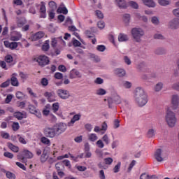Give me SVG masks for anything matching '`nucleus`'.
I'll return each instance as SVG.
<instances>
[{"instance_id": "35", "label": "nucleus", "mask_w": 179, "mask_h": 179, "mask_svg": "<svg viewBox=\"0 0 179 179\" xmlns=\"http://www.w3.org/2000/svg\"><path fill=\"white\" fill-rule=\"evenodd\" d=\"M15 96L18 100H23V99H24V97H26V95L20 91L17 92L15 94Z\"/></svg>"}, {"instance_id": "4", "label": "nucleus", "mask_w": 179, "mask_h": 179, "mask_svg": "<svg viewBox=\"0 0 179 179\" xmlns=\"http://www.w3.org/2000/svg\"><path fill=\"white\" fill-rule=\"evenodd\" d=\"M43 135L46 136V138H55L57 134V131H55V127H45L43 129Z\"/></svg>"}, {"instance_id": "33", "label": "nucleus", "mask_w": 179, "mask_h": 179, "mask_svg": "<svg viewBox=\"0 0 179 179\" xmlns=\"http://www.w3.org/2000/svg\"><path fill=\"white\" fill-rule=\"evenodd\" d=\"M122 86L124 87V89H131V87H132V83L129 81H122Z\"/></svg>"}, {"instance_id": "28", "label": "nucleus", "mask_w": 179, "mask_h": 179, "mask_svg": "<svg viewBox=\"0 0 179 179\" xmlns=\"http://www.w3.org/2000/svg\"><path fill=\"white\" fill-rule=\"evenodd\" d=\"M118 40L121 43L128 41V36L125 34H120L118 36Z\"/></svg>"}, {"instance_id": "56", "label": "nucleus", "mask_w": 179, "mask_h": 179, "mask_svg": "<svg viewBox=\"0 0 179 179\" xmlns=\"http://www.w3.org/2000/svg\"><path fill=\"white\" fill-rule=\"evenodd\" d=\"M9 85H10V80H7L6 82L3 83L1 84L0 87H8V86H9Z\"/></svg>"}, {"instance_id": "27", "label": "nucleus", "mask_w": 179, "mask_h": 179, "mask_svg": "<svg viewBox=\"0 0 179 179\" xmlns=\"http://www.w3.org/2000/svg\"><path fill=\"white\" fill-rule=\"evenodd\" d=\"M88 139L90 142H96V141L99 139V137L97 136V134L92 133L88 135Z\"/></svg>"}, {"instance_id": "17", "label": "nucleus", "mask_w": 179, "mask_h": 179, "mask_svg": "<svg viewBox=\"0 0 179 179\" xmlns=\"http://www.w3.org/2000/svg\"><path fill=\"white\" fill-rule=\"evenodd\" d=\"M20 38H22V34L20 32L14 31L11 34L10 40H11V41H19Z\"/></svg>"}, {"instance_id": "3", "label": "nucleus", "mask_w": 179, "mask_h": 179, "mask_svg": "<svg viewBox=\"0 0 179 179\" xmlns=\"http://www.w3.org/2000/svg\"><path fill=\"white\" fill-rule=\"evenodd\" d=\"M33 152L28 150H23L22 152L17 156V157L22 163H27V159H33Z\"/></svg>"}, {"instance_id": "30", "label": "nucleus", "mask_w": 179, "mask_h": 179, "mask_svg": "<svg viewBox=\"0 0 179 179\" xmlns=\"http://www.w3.org/2000/svg\"><path fill=\"white\" fill-rule=\"evenodd\" d=\"M41 142L43 143V145H47V146H50L51 145V141L48 139V137L43 136L41 138Z\"/></svg>"}, {"instance_id": "55", "label": "nucleus", "mask_w": 179, "mask_h": 179, "mask_svg": "<svg viewBox=\"0 0 179 179\" xmlns=\"http://www.w3.org/2000/svg\"><path fill=\"white\" fill-rule=\"evenodd\" d=\"M120 169H121V162H118L117 165L113 168L114 173H118L120 171Z\"/></svg>"}, {"instance_id": "51", "label": "nucleus", "mask_w": 179, "mask_h": 179, "mask_svg": "<svg viewBox=\"0 0 179 179\" xmlns=\"http://www.w3.org/2000/svg\"><path fill=\"white\" fill-rule=\"evenodd\" d=\"M102 141L106 143V145H110V138H108L107 134H105L102 137Z\"/></svg>"}, {"instance_id": "39", "label": "nucleus", "mask_w": 179, "mask_h": 179, "mask_svg": "<svg viewBox=\"0 0 179 179\" xmlns=\"http://www.w3.org/2000/svg\"><path fill=\"white\" fill-rule=\"evenodd\" d=\"M162 89H163V83L159 82L156 84L155 87V92H160V90H162Z\"/></svg>"}, {"instance_id": "13", "label": "nucleus", "mask_w": 179, "mask_h": 179, "mask_svg": "<svg viewBox=\"0 0 179 179\" xmlns=\"http://www.w3.org/2000/svg\"><path fill=\"white\" fill-rule=\"evenodd\" d=\"M39 12L41 13L40 17L42 19H45V17H47V8H45V3L43 1L41 3Z\"/></svg>"}, {"instance_id": "59", "label": "nucleus", "mask_w": 179, "mask_h": 179, "mask_svg": "<svg viewBox=\"0 0 179 179\" xmlns=\"http://www.w3.org/2000/svg\"><path fill=\"white\" fill-rule=\"evenodd\" d=\"M76 169H77L78 171H86V170H87V167L83 166H76Z\"/></svg>"}, {"instance_id": "16", "label": "nucleus", "mask_w": 179, "mask_h": 179, "mask_svg": "<svg viewBox=\"0 0 179 179\" xmlns=\"http://www.w3.org/2000/svg\"><path fill=\"white\" fill-rule=\"evenodd\" d=\"M70 79H76V78H82V73L79 71L73 69L70 71Z\"/></svg>"}, {"instance_id": "14", "label": "nucleus", "mask_w": 179, "mask_h": 179, "mask_svg": "<svg viewBox=\"0 0 179 179\" xmlns=\"http://www.w3.org/2000/svg\"><path fill=\"white\" fill-rule=\"evenodd\" d=\"M155 157L157 162H163L164 158L163 157V150L159 148L155 152Z\"/></svg>"}, {"instance_id": "18", "label": "nucleus", "mask_w": 179, "mask_h": 179, "mask_svg": "<svg viewBox=\"0 0 179 179\" xmlns=\"http://www.w3.org/2000/svg\"><path fill=\"white\" fill-rule=\"evenodd\" d=\"M80 117H82V115H80V113L74 115L71 118V121L68 122V127H73L76 121H79V120H80Z\"/></svg>"}, {"instance_id": "40", "label": "nucleus", "mask_w": 179, "mask_h": 179, "mask_svg": "<svg viewBox=\"0 0 179 179\" xmlns=\"http://www.w3.org/2000/svg\"><path fill=\"white\" fill-rule=\"evenodd\" d=\"M123 20L126 24H129V20H131V15L129 14H124L123 15Z\"/></svg>"}, {"instance_id": "43", "label": "nucleus", "mask_w": 179, "mask_h": 179, "mask_svg": "<svg viewBox=\"0 0 179 179\" xmlns=\"http://www.w3.org/2000/svg\"><path fill=\"white\" fill-rule=\"evenodd\" d=\"M6 176L7 178H8V179H16V176L10 171L6 172Z\"/></svg>"}, {"instance_id": "7", "label": "nucleus", "mask_w": 179, "mask_h": 179, "mask_svg": "<svg viewBox=\"0 0 179 179\" xmlns=\"http://www.w3.org/2000/svg\"><path fill=\"white\" fill-rule=\"evenodd\" d=\"M54 128L56 131V134L61 135V134H64V131H66V124L64 123H58L54 126Z\"/></svg>"}, {"instance_id": "63", "label": "nucleus", "mask_w": 179, "mask_h": 179, "mask_svg": "<svg viewBox=\"0 0 179 179\" xmlns=\"http://www.w3.org/2000/svg\"><path fill=\"white\" fill-rule=\"evenodd\" d=\"M12 128L14 131H17L20 128V126H19L18 122H13Z\"/></svg>"}, {"instance_id": "20", "label": "nucleus", "mask_w": 179, "mask_h": 179, "mask_svg": "<svg viewBox=\"0 0 179 179\" xmlns=\"http://www.w3.org/2000/svg\"><path fill=\"white\" fill-rule=\"evenodd\" d=\"M114 101L116 104H120L121 103V97H120V95L116 94L113 98H109L108 99V104H111V101Z\"/></svg>"}, {"instance_id": "31", "label": "nucleus", "mask_w": 179, "mask_h": 179, "mask_svg": "<svg viewBox=\"0 0 179 179\" xmlns=\"http://www.w3.org/2000/svg\"><path fill=\"white\" fill-rule=\"evenodd\" d=\"M8 146L9 148V149H10V150H12V152H14L15 153H17V152H19V147L8 143Z\"/></svg>"}, {"instance_id": "24", "label": "nucleus", "mask_w": 179, "mask_h": 179, "mask_svg": "<svg viewBox=\"0 0 179 179\" xmlns=\"http://www.w3.org/2000/svg\"><path fill=\"white\" fill-rule=\"evenodd\" d=\"M115 73L120 78H124V76H125V75H127V72L124 70V69H115Z\"/></svg>"}, {"instance_id": "64", "label": "nucleus", "mask_w": 179, "mask_h": 179, "mask_svg": "<svg viewBox=\"0 0 179 179\" xmlns=\"http://www.w3.org/2000/svg\"><path fill=\"white\" fill-rule=\"evenodd\" d=\"M172 13L176 17H179V8L173 9Z\"/></svg>"}, {"instance_id": "34", "label": "nucleus", "mask_w": 179, "mask_h": 179, "mask_svg": "<svg viewBox=\"0 0 179 179\" xmlns=\"http://www.w3.org/2000/svg\"><path fill=\"white\" fill-rule=\"evenodd\" d=\"M49 8L50 10H57V3L54 1H51L48 3Z\"/></svg>"}, {"instance_id": "41", "label": "nucleus", "mask_w": 179, "mask_h": 179, "mask_svg": "<svg viewBox=\"0 0 179 179\" xmlns=\"http://www.w3.org/2000/svg\"><path fill=\"white\" fill-rule=\"evenodd\" d=\"M17 24L18 27H23V26H24V24H26V20L24 18H21L17 20Z\"/></svg>"}, {"instance_id": "2", "label": "nucleus", "mask_w": 179, "mask_h": 179, "mask_svg": "<svg viewBox=\"0 0 179 179\" xmlns=\"http://www.w3.org/2000/svg\"><path fill=\"white\" fill-rule=\"evenodd\" d=\"M165 121L170 128H174L177 124V117H176V113L173 110L167 109L165 115Z\"/></svg>"}, {"instance_id": "44", "label": "nucleus", "mask_w": 179, "mask_h": 179, "mask_svg": "<svg viewBox=\"0 0 179 179\" xmlns=\"http://www.w3.org/2000/svg\"><path fill=\"white\" fill-rule=\"evenodd\" d=\"M43 51L50 50V41H45V43L42 46Z\"/></svg>"}, {"instance_id": "1", "label": "nucleus", "mask_w": 179, "mask_h": 179, "mask_svg": "<svg viewBox=\"0 0 179 179\" xmlns=\"http://www.w3.org/2000/svg\"><path fill=\"white\" fill-rule=\"evenodd\" d=\"M136 103L138 107H145L149 101V96L145 90L141 87H138L135 90Z\"/></svg>"}, {"instance_id": "62", "label": "nucleus", "mask_w": 179, "mask_h": 179, "mask_svg": "<svg viewBox=\"0 0 179 179\" xmlns=\"http://www.w3.org/2000/svg\"><path fill=\"white\" fill-rule=\"evenodd\" d=\"M3 156L5 157H8V159H13V154L10 153L9 152H4Z\"/></svg>"}, {"instance_id": "45", "label": "nucleus", "mask_w": 179, "mask_h": 179, "mask_svg": "<svg viewBox=\"0 0 179 179\" xmlns=\"http://www.w3.org/2000/svg\"><path fill=\"white\" fill-rule=\"evenodd\" d=\"M52 109L53 112L57 113V111H58V110H59V103H58V102L54 103L52 106Z\"/></svg>"}, {"instance_id": "32", "label": "nucleus", "mask_w": 179, "mask_h": 179, "mask_svg": "<svg viewBox=\"0 0 179 179\" xmlns=\"http://www.w3.org/2000/svg\"><path fill=\"white\" fill-rule=\"evenodd\" d=\"M57 13H63V15H68V8L66 7H59L57 10Z\"/></svg>"}, {"instance_id": "5", "label": "nucleus", "mask_w": 179, "mask_h": 179, "mask_svg": "<svg viewBox=\"0 0 179 179\" xmlns=\"http://www.w3.org/2000/svg\"><path fill=\"white\" fill-rule=\"evenodd\" d=\"M57 94L60 99H62V100H66V99H69V97H71L69 91L64 89L57 90Z\"/></svg>"}, {"instance_id": "10", "label": "nucleus", "mask_w": 179, "mask_h": 179, "mask_svg": "<svg viewBox=\"0 0 179 179\" xmlns=\"http://www.w3.org/2000/svg\"><path fill=\"white\" fill-rule=\"evenodd\" d=\"M171 108L173 110H177L179 106V95L178 94H173L171 99Z\"/></svg>"}, {"instance_id": "6", "label": "nucleus", "mask_w": 179, "mask_h": 179, "mask_svg": "<svg viewBox=\"0 0 179 179\" xmlns=\"http://www.w3.org/2000/svg\"><path fill=\"white\" fill-rule=\"evenodd\" d=\"M168 27L169 29H171V30H177L179 29V18L175 17L172 19L171 21L168 23Z\"/></svg>"}, {"instance_id": "12", "label": "nucleus", "mask_w": 179, "mask_h": 179, "mask_svg": "<svg viewBox=\"0 0 179 179\" xmlns=\"http://www.w3.org/2000/svg\"><path fill=\"white\" fill-rule=\"evenodd\" d=\"M145 36V31L142 28H136L135 29V41L139 43L141 38Z\"/></svg>"}, {"instance_id": "38", "label": "nucleus", "mask_w": 179, "mask_h": 179, "mask_svg": "<svg viewBox=\"0 0 179 179\" xmlns=\"http://www.w3.org/2000/svg\"><path fill=\"white\" fill-rule=\"evenodd\" d=\"M28 109L31 114H36V110H37V108H36V106H34V105L29 104L28 106Z\"/></svg>"}, {"instance_id": "22", "label": "nucleus", "mask_w": 179, "mask_h": 179, "mask_svg": "<svg viewBox=\"0 0 179 179\" xmlns=\"http://www.w3.org/2000/svg\"><path fill=\"white\" fill-rule=\"evenodd\" d=\"M45 34L43 31H38L33 35L32 40L34 41H37V40H40L41 38H43L44 37Z\"/></svg>"}, {"instance_id": "57", "label": "nucleus", "mask_w": 179, "mask_h": 179, "mask_svg": "<svg viewBox=\"0 0 179 179\" xmlns=\"http://www.w3.org/2000/svg\"><path fill=\"white\" fill-rule=\"evenodd\" d=\"M73 45L74 47H80V45H82V43L76 38H73Z\"/></svg>"}, {"instance_id": "48", "label": "nucleus", "mask_w": 179, "mask_h": 179, "mask_svg": "<svg viewBox=\"0 0 179 179\" xmlns=\"http://www.w3.org/2000/svg\"><path fill=\"white\" fill-rule=\"evenodd\" d=\"M136 17H137V19H139L140 20H143V22H148V17H146V16L145 15L141 16V14L139 13H136Z\"/></svg>"}, {"instance_id": "9", "label": "nucleus", "mask_w": 179, "mask_h": 179, "mask_svg": "<svg viewBox=\"0 0 179 179\" xmlns=\"http://www.w3.org/2000/svg\"><path fill=\"white\" fill-rule=\"evenodd\" d=\"M137 69L140 72H143V73H150L152 72V69L148 67V65L145 62H141L137 66Z\"/></svg>"}, {"instance_id": "47", "label": "nucleus", "mask_w": 179, "mask_h": 179, "mask_svg": "<svg viewBox=\"0 0 179 179\" xmlns=\"http://www.w3.org/2000/svg\"><path fill=\"white\" fill-rule=\"evenodd\" d=\"M47 159H48V155H47L45 152H43L41 157V162L42 163H45V162H47Z\"/></svg>"}, {"instance_id": "15", "label": "nucleus", "mask_w": 179, "mask_h": 179, "mask_svg": "<svg viewBox=\"0 0 179 179\" xmlns=\"http://www.w3.org/2000/svg\"><path fill=\"white\" fill-rule=\"evenodd\" d=\"M4 45L6 48H9L10 50H16L17 48V42H9V41H5Z\"/></svg>"}, {"instance_id": "25", "label": "nucleus", "mask_w": 179, "mask_h": 179, "mask_svg": "<svg viewBox=\"0 0 179 179\" xmlns=\"http://www.w3.org/2000/svg\"><path fill=\"white\" fill-rule=\"evenodd\" d=\"M143 3L148 6V8H155L156 6V3L153 0H142Z\"/></svg>"}, {"instance_id": "50", "label": "nucleus", "mask_w": 179, "mask_h": 179, "mask_svg": "<svg viewBox=\"0 0 179 179\" xmlns=\"http://www.w3.org/2000/svg\"><path fill=\"white\" fill-rule=\"evenodd\" d=\"M27 92H28L29 94H30L31 97H34V99L37 98V94L34 93L33 92V90H31V88L28 87Z\"/></svg>"}, {"instance_id": "19", "label": "nucleus", "mask_w": 179, "mask_h": 179, "mask_svg": "<svg viewBox=\"0 0 179 179\" xmlns=\"http://www.w3.org/2000/svg\"><path fill=\"white\" fill-rule=\"evenodd\" d=\"M115 3L120 9H125L127 8V1L125 0H115Z\"/></svg>"}, {"instance_id": "21", "label": "nucleus", "mask_w": 179, "mask_h": 179, "mask_svg": "<svg viewBox=\"0 0 179 179\" xmlns=\"http://www.w3.org/2000/svg\"><path fill=\"white\" fill-rule=\"evenodd\" d=\"M16 76H17V74L16 73H14L12 75V77L10 78V83L12 86H15L16 87H17V86H19V80H17Z\"/></svg>"}, {"instance_id": "23", "label": "nucleus", "mask_w": 179, "mask_h": 179, "mask_svg": "<svg viewBox=\"0 0 179 179\" xmlns=\"http://www.w3.org/2000/svg\"><path fill=\"white\" fill-rule=\"evenodd\" d=\"M14 117L17 118V120H23V118H27V115L24 112H15L14 113Z\"/></svg>"}, {"instance_id": "37", "label": "nucleus", "mask_w": 179, "mask_h": 179, "mask_svg": "<svg viewBox=\"0 0 179 179\" xmlns=\"http://www.w3.org/2000/svg\"><path fill=\"white\" fill-rule=\"evenodd\" d=\"M106 93L107 91L103 88H99L96 92V94H97V96H104Z\"/></svg>"}, {"instance_id": "60", "label": "nucleus", "mask_w": 179, "mask_h": 179, "mask_svg": "<svg viewBox=\"0 0 179 179\" xmlns=\"http://www.w3.org/2000/svg\"><path fill=\"white\" fill-rule=\"evenodd\" d=\"M97 26L99 27V29H104V27H106V24L104 23V21H99L97 23Z\"/></svg>"}, {"instance_id": "54", "label": "nucleus", "mask_w": 179, "mask_h": 179, "mask_svg": "<svg viewBox=\"0 0 179 179\" xmlns=\"http://www.w3.org/2000/svg\"><path fill=\"white\" fill-rule=\"evenodd\" d=\"M154 38L155 40H164V36L162 34H155Z\"/></svg>"}, {"instance_id": "11", "label": "nucleus", "mask_w": 179, "mask_h": 179, "mask_svg": "<svg viewBox=\"0 0 179 179\" xmlns=\"http://www.w3.org/2000/svg\"><path fill=\"white\" fill-rule=\"evenodd\" d=\"M43 96L47 99L49 103H54L56 101L57 95H55V92L54 91L52 92H45Z\"/></svg>"}, {"instance_id": "26", "label": "nucleus", "mask_w": 179, "mask_h": 179, "mask_svg": "<svg viewBox=\"0 0 179 179\" xmlns=\"http://www.w3.org/2000/svg\"><path fill=\"white\" fill-rule=\"evenodd\" d=\"M155 54L157 55H164V54H166V49L164 48H158L155 49Z\"/></svg>"}, {"instance_id": "29", "label": "nucleus", "mask_w": 179, "mask_h": 179, "mask_svg": "<svg viewBox=\"0 0 179 179\" xmlns=\"http://www.w3.org/2000/svg\"><path fill=\"white\" fill-rule=\"evenodd\" d=\"M156 131L154 129H149L147 132V138H155Z\"/></svg>"}, {"instance_id": "36", "label": "nucleus", "mask_w": 179, "mask_h": 179, "mask_svg": "<svg viewBox=\"0 0 179 179\" xmlns=\"http://www.w3.org/2000/svg\"><path fill=\"white\" fill-rule=\"evenodd\" d=\"M158 3L161 5V6H167V5H170V0H158Z\"/></svg>"}, {"instance_id": "58", "label": "nucleus", "mask_w": 179, "mask_h": 179, "mask_svg": "<svg viewBox=\"0 0 179 179\" xmlns=\"http://www.w3.org/2000/svg\"><path fill=\"white\" fill-rule=\"evenodd\" d=\"M42 86H48V79L46 78H43L41 80Z\"/></svg>"}, {"instance_id": "46", "label": "nucleus", "mask_w": 179, "mask_h": 179, "mask_svg": "<svg viewBox=\"0 0 179 179\" xmlns=\"http://www.w3.org/2000/svg\"><path fill=\"white\" fill-rule=\"evenodd\" d=\"M0 66L3 69H5V71H8V69H9V68H10V65L7 66L6 65V62H3V61H0Z\"/></svg>"}, {"instance_id": "42", "label": "nucleus", "mask_w": 179, "mask_h": 179, "mask_svg": "<svg viewBox=\"0 0 179 179\" xmlns=\"http://www.w3.org/2000/svg\"><path fill=\"white\" fill-rule=\"evenodd\" d=\"M151 22L152 24H155V26H158V24H160V21L159 20V18L156 16H154L151 18Z\"/></svg>"}, {"instance_id": "53", "label": "nucleus", "mask_w": 179, "mask_h": 179, "mask_svg": "<svg viewBox=\"0 0 179 179\" xmlns=\"http://www.w3.org/2000/svg\"><path fill=\"white\" fill-rule=\"evenodd\" d=\"M96 145L99 148V149H103V148H104V143H103V140H98Z\"/></svg>"}, {"instance_id": "49", "label": "nucleus", "mask_w": 179, "mask_h": 179, "mask_svg": "<svg viewBox=\"0 0 179 179\" xmlns=\"http://www.w3.org/2000/svg\"><path fill=\"white\" fill-rule=\"evenodd\" d=\"M96 50L99 52H104V51H106V45H98L96 46Z\"/></svg>"}, {"instance_id": "52", "label": "nucleus", "mask_w": 179, "mask_h": 179, "mask_svg": "<svg viewBox=\"0 0 179 179\" xmlns=\"http://www.w3.org/2000/svg\"><path fill=\"white\" fill-rule=\"evenodd\" d=\"M5 61L8 64H10V62H13V57L10 55H8L7 56L5 57Z\"/></svg>"}, {"instance_id": "8", "label": "nucleus", "mask_w": 179, "mask_h": 179, "mask_svg": "<svg viewBox=\"0 0 179 179\" xmlns=\"http://www.w3.org/2000/svg\"><path fill=\"white\" fill-rule=\"evenodd\" d=\"M36 62L38 63L41 66H45V65L50 64V59L45 55H41L37 58Z\"/></svg>"}, {"instance_id": "61", "label": "nucleus", "mask_w": 179, "mask_h": 179, "mask_svg": "<svg viewBox=\"0 0 179 179\" xmlns=\"http://www.w3.org/2000/svg\"><path fill=\"white\" fill-rule=\"evenodd\" d=\"M105 164L110 165L113 163V159L111 157H108L104 159Z\"/></svg>"}]
</instances>
